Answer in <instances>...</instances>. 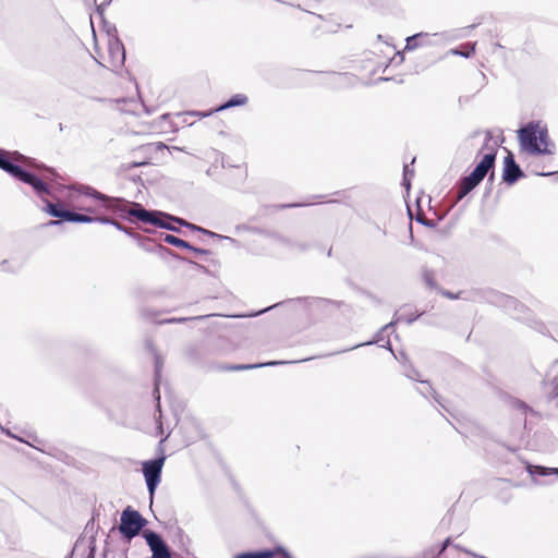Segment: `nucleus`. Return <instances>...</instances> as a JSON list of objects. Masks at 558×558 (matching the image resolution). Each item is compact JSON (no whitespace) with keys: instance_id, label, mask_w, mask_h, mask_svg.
I'll return each mask as SVG.
<instances>
[{"instance_id":"21","label":"nucleus","mask_w":558,"mask_h":558,"mask_svg":"<svg viewBox=\"0 0 558 558\" xmlns=\"http://www.w3.org/2000/svg\"><path fill=\"white\" fill-rule=\"evenodd\" d=\"M440 294L444 295L445 298H448V299H451V300H456V299H460L461 298V292L452 293V292H449V291H446V290H441Z\"/></svg>"},{"instance_id":"4","label":"nucleus","mask_w":558,"mask_h":558,"mask_svg":"<svg viewBox=\"0 0 558 558\" xmlns=\"http://www.w3.org/2000/svg\"><path fill=\"white\" fill-rule=\"evenodd\" d=\"M20 157L17 154L12 155L0 148V169L7 171L15 179L32 185L38 195L49 194L50 191L44 181L12 162V160H19Z\"/></svg>"},{"instance_id":"26","label":"nucleus","mask_w":558,"mask_h":558,"mask_svg":"<svg viewBox=\"0 0 558 558\" xmlns=\"http://www.w3.org/2000/svg\"><path fill=\"white\" fill-rule=\"evenodd\" d=\"M553 172H546V173H542L543 175H549L551 174Z\"/></svg>"},{"instance_id":"6","label":"nucleus","mask_w":558,"mask_h":558,"mask_svg":"<svg viewBox=\"0 0 558 558\" xmlns=\"http://www.w3.org/2000/svg\"><path fill=\"white\" fill-rule=\"evenodd\" d=\"M145 522L138 511L128 507L121 514L119 531L124 537L131 539L140 533Z\"/></svg>"},{"instance_id":"24","label":"nucleus","mask_w":558,"mask_h":558,"mask_svg":"<svg viewBox=\"0 0 558 558\" xmlns=\"http://www.w3.org/2000/svg\"><path fill=\"white\" fill-rule=\"evenodd\" d=\"M58 223H59V221H54V220H51V221L48 222L49 226H54V225H58Z\"/></svg>"},{"instance_id":"9","label":"nucleus","mask_w":558,"mask_h":558,"mask_svg":"<svg viewBox=\"0 0 558 558\" xmlns=\"http://www.w3.org/2000/svg\"><path fill=\"white\" fill-rule=\"evenodd\" d=\"M135 206L137 208H132L128 211V214L130 216H133L135 217L136 219L143 221V222H147V223H151L154 226H158L160 228H165V229H168V230H172V231H179L178 228L173 227L172 225L168 223V222H165L163 220L159 219L157 217V213L155 211H148L144 208H141L138 204H135Z\"/></svg>"},{"instance_id":"17","label":"nucleus","mask_w":558,"mask_h":558,"mask_svg":"<svg viewBox=\"0 0 558 558\" xmlns=\"http://www.w3.org/2000/svg\"><path fill=\"white\" fill-rule=\"evenodd\" d=\"M167 217H168L169 219H171V220H173V221L178 222L179 225L184 226V227H186V228H189V229H191V230H193V231H199V232L206 233V234H208V235H214V232L208 231V230H205L204 228L198 227V226H196V225H193V223H191V222H187V221H185L184 219L175 218V217H171V216H167Z\"/></svg>"},{"instance_id":"22","label":"nucleus","mask_w":558,"mask_h":558,"mask_svg":"<svg viewBox=\"0 0 558 558\" xmlns=\"http://www.w3.org/2000/svg\"><path fill=\"white\" fill-rule=\"evenodd\" d=\"M418 36H412L407 39V49H413L416 46V40Z\"/></svg>"},{"instance_id":"2","label":"nucleus","mask_w":558,"mask_h":558,"mask_svg":"<svg viewBox=\"0 0 558 558\" xmlns=\"http://www.w3.org/2000/svg\"><path fill=\"white\" fill-rule=\"evenodd\" d=\"M482 155L481 160L474 168V170L466 177H464L457 190L458 201L462 199L466 196L473 189H475L486 175H489V180L494 178V168L497 156V149L494 147L482 149L480 151Z\"/></svg>"},{"instance_id":"11","label":"nucleus","mask_w":558,"mask_h":558,"mask_svg":"<svg viewBox=\"0 0 558 558\" xmlns=\"http://www.w3.org/2000/svg\"><path fill=\"white\" fill-rule=\"evenodd\" d=\"M523 177V172L519 165L514 161L511 153H509L504 159L502 180L511 185L515 183L520 178Z\"/></svg>"},{"instance_id":"15","label":"nucleus","mask_w":558,"mask_h":558,"mask_svg":"<svg viewBox=\"0 0 558 558\" xmlns=\"http://www.w3.org/2000/svg\"><path fill=\"white\" fill-rule=\"evenodd\" d=\"M163 241L170 245L175 246V247L193 251L196 254L207 255L209 253L207 250L194 247V246L190 245V243H187L186 241H184L180 238H177L172 234H166L163 238Z\"/></svg>"},{"instance_id":"5","label":"nucleus","mask_w":558,"mask_h":558,"mask_svg":"<svg viewBox=\"0 0 558 558\" xmlns=\"http://www.w3.org/2000/svg\"><path fill=\"white\" fill-rule=\"evenodd\" d=\"M97 52L104 65L109 68H118L124 63L125 51L123 44L116 37L107 38L106 50L102 51L97 47Z\"/></svg>"},{"instance_id":"18","label":"nucleus","mask_w":558,"mask_h":558,"mask_svg":"<svg viewBox=\"0 0 558 558\" xmlns=\"http://www.w3.org/2000/svg\"><path fill=\"white\" fill-rule=\"evenodd\" d=\"M474 51H475V44H473L471 46L470 45L463 46L460 50L459 49H452L451 53L469 58L470 56H472L474 53Z\"/></svg>"},{"instance_id":"25","label":"nucleus","mask_w":558,"mask_h":558,"mask_svg":"<svg viewBox=\"0 0 558 558\" xmlns=\"http://www.w3.org/2000/svg\"><path fill=\"white\" fill-rule=\"evenodd\" d=\"M128 104H129V105H132V106H136V102H135V101H129Z\"/></svg>"},{"instance_id":"12","label":"nucleus","mask_w":558,"mask_h":558,"mask_svg":"<svg viewBox=\"0 0 558 558\" xmlns=\"http://www.w3.org/2000/svg\"><path fill=\"white\" fill-rule=\"evenodd\" d=\"M293 558L284 548L277 546L272 549L246 551L235 555L233 558Z\"/></svg>"},{"instance_id":"19","label":"nucleus","mask_w":558,"mask_h":558,"mask_svg":"<svg viewBox=\"0 0 558 558\" xmlns=\"http://www.w3.org/2000/svg\"><path fill=\"white\" fill-rule=\"evenodd\" d=\"M263 364H239V365H227V366H223V369L225 371H230V372H234V371H245V369H252L254 367H258V366H262Z\"/></svg>"},{"instance_id":"8","label":"nucleus","mask_w":558,"mask_h":558,"mask_svg":"<svg viewBox=\"0 0 558 558\" xmlns=\"http://www.w3.org/2000/svg\"><path fill=\"white\" fill-rule=\"evenodd\" d=\"M165 463V457L143 462V473L146 480L150 497L160 482L161 471Z\"/></svg>"},{"instance_id":"10","label":"nucleus","mask_w":558,"mask_h":558,"mask_svg":"<svg viewBox=\"0 0 558 558\" xmlns=\"http://www.w3.org/2000/svg\"><path fill=\"white\" fill-rule=\"evenodd\" d=\"M145 538L153 553L151 558H171L170 550L160 535L155 532H147Z\"/></svg>"},{"instance_id":"13","label":"nucleus","mask_w":558,"mask_h":558,"mask_svg":"<svg viewBox=\"0 0 558 558\" xmlns=\"http://www.w3.org/2000/svg\"><path fill=\"white\" fill-rule=\"evenodd\" d=\"M391 57L387 56L385 58H378L375 51H371L369 56L365 58L363 61L365 63V68H369L371 74L381 73L389 64Z\"/></svg>"},{"instance_id":"7","label":"nucleus","mask_w":558,"mask_h":558,"mask_svg":"<svg viewBox=\"0 0 558 558\" xmlns=\"http://www.w3.org/2000/svg\"><path fill=\"white\" fill-rule=\"evenodd\" d=\"M167 146L162 142L147 143L138 148L141 158L130 162V167H141L159 160L160 156H165Z\"/></svg>"},{"instance_id":"16","label":"nucleus","mask_w":558,"mask_h":558,"mask_svg":"<svg viewBox=\"0 0 558 558\" xmlns=\"http://www.w3.org/2000/svg\"><path fill=\"white\" fill-rule=\"evenodd\" d=\"M247 102V97L243 94H236L230 98L226 104L217 107L214 111H221L235 106H244Z\"/></svg>"},{"instance_id":"23","label":"nucleus","mask_w":558,"mask_h":558,"mask_svg":"<svg viewBox=\"0 0 558 558\" xmlns=\"http://www.w3.org/2000/svg\"><path fill=\"white\" fill-rule=\"evenodd\" d=\"M213 111L208 112V113H197V112H189V114H193V116H201V117H207Z\"/></svg>"},{"instance_id":"14","label":"nucleus","mask_w":558,"mask_h":558,"mask_svg":"<svg viewBox=\"0 0 558 558\" xmlns=\"http://www.w3.org/2000/svg\"><path fill=\"white\" fill-rule=\"evenodd\" d=\"M343 303L340 301L319 299L314 304V310L322 316H330L342 307Z\"/></svg>"},{"instance_id":"20","label":"nucleus","mask_w":558,"mask_h":558,"mask_svg":"<svg viewBox=\"0 0 558 558\" xmlns=\"http://www.w3.org/2000/svg\"><path fill=\"white\" fill-rule=\"evenodd\" d=\"M422 276H423V280H424V282H425L428 287H430V288H436V280H435V276H434V274H433L432 271L426 270V271H424V272H423V275H422Z\"/></svg>"},{"instance_id":"1","label":"nucleus","mask_w":558,"mask_h":558,"mask_svg":"<svg viewBox=\"0 0 558 558\" xmlns=\"http://www.w3.org/2000/svg\"><path fill=\"white\" fill-rule=\"evenodd\" d=\"M73 201H76L74 207L86 214L75 213L68 209H61L58 204H53L45 199L46 206L44 210L49 215L71 222H93L100 220L93 215H97L101 207L105 208H117L120 204L118 198H109L98 192L94 194H77L72 196Z\"/></svg>"},{"instance_id":"3","label":"nucleus","mask_w":558,"mask_h":558,"mask_svg":"<svg viewBox=\"0 0 558 558\" xmlns=\"http://www.w3.org/2000/svg\"><path fill=\"white\" fill-rule=\"evenodd\" d=\"M521 147L532 155L553 154L554 144L549 142L547 130L538 123H529L518 132Z\"/></svg>"}]
</instances>
